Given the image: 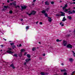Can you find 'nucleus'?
I'll list each match as a JSON object with an SVG mask.
<instances>
[{"label":"nucleus","instance_id":"nucleus-9","mask_svg":"<svg viewBox=\"0 0 75 75\" xmlns=\"http://www.w3.org/2000/svg\"><path fill=\"white\" fill-rule=\"evenodd\" d=\"M67 7H68V4H66L65 5V6L63 7L62 9L63 10H64Z\"/></svg>","mask_w":75,"mask_h":75},{"label":"nucleus","instance_id":"nucleus-53","mask_svg":"<svg viewBox=\"0 0 75 75\" xmlns=\"http://www.w3.org/2000/svg\"><path fill=\"white\" fill-rule=\"evenodd\" d=\"M39 59H40V60H41V59H42V58L41 57H40L39 58Z\"/></svg>","mask_w":75,"mask_h":75},{"label":"nucleus","instance_id":"nucleus-44","mask_svg":"<svg viewBox=\"0 0 75 75\" xmlns=\"http://www.w3.org/2000/svg\"><path fill=\"white\" fill-rule=\"evenodd\" d=\"M26 54H27V52H25L24 54V55H26Z\"/></svg>","mask_w":75,"mask_h":75},{"label":"nucleus","instance_id":"nucleus-26","mask_svg":"<svg viewBox=\"0 0 75 75\" xmlns=\"http://www.w3.org/2000/svg\"><path fill=\"white\" fill-rule=\"evenodd\" d=\"M41 75H45V73L43 72H42L40 73Z\"/></svg>","mask_w":75,"mask_h":75},{"label":"nucleus","instance_id":"nucleus-30","mask_svg":"<svg viewBox=\"0 0 75 75\" xmlns=\"http://www.w3.org/2000/svg\"><path fill=\"white\" fill-rule=\"evenodd\" d=\"M26 29L27 30H28V29H29V26H27L26 27Z\"/></svg>","mask_w":75,"mask_h":75},{"label":"nucleus","instance_id":"nucleus-41","mask_svg":"<svg viewBox=\"0 0 75 75\" xmlns=\"http://www.w3.org/2000/svg\"><path fill=\"white\" fill-rule=\"evenodd\" d=\"M27 14H28V15H29V16H31V15H30V13L29 14L28 13H27Z\"/></svg>","mask_w":75,"mask_h":75},{"label":"nucleus","instance_id":"nucleus-51","mask_svg":"<svg viewBox=\"0 0 75 75\" xmlns=\"http://www.w3.org/2000/svg\"><path fill=\"white\" fill-rule=\"evenodd\" d=\"M45 75H48V73H46L45 74Z\"/></svg>","mask_w":75,"mask_h":75},{"label":"nucleus","instance_id":"nucleus-52","mask_svg":"<svg viewBox=\"0 0 75 75\" xmlns=\"http://www.w3.org/2000/svg\"><path fill=\"white\" fill-rule=\"evenodd\" d=\"M67 11L68 10H70V8H68V9H67Z\"/></svg>","mask_w":75,"mask_h":75},{"label":"nucleus","instance_id":"nucleus-8","mask_svg":"<svg viewBox=\"0 0 75 75\" xmlns=\"http://www.w3.org/2000/svg\"><path fill=\"white\" fill-rule=\"evenodd\" d=\"M60 13H61V14L60 15V16H65V13L62 11L60 12Z\"/></svg>","mask_w":75,"mask_h":75},{"label":"nucleus","instance_id":"nucleus-20","mask_svg":"<svg viewBox=\"0 0 75 75\" xmlns=\"http://www.w3.org/2000/svg\"><path fill=\"white\" fill-rule=\"evenodd\" d=\"M45 17H47V18L49 17L48 16V14L47 13H45Z\"/></svg>","mask_w":75,"mask_h":75},{"label":"nucleus","instance_id":"nucleus-16","mask_svg":"<svg viewBox=\"0 0 75 75\" xmlns=\"http://www.w3.org/2000/svg\"><path fill=\"white\" fill-rule=\"evenodd\" d=\"M18 55L20 57H21V56H22V53L21 52L20 53L18 54Z\"/></svg>","mask_w":75,"mask_h":75},{"label":"nucleus","instance_id":"nucleus-50","mask_svg":"<svg viewBox=\"0 0 75 75\" xmlns=\"http://www.w3.org/2000/svg\"><path fill=\"white\" fill-rule=\"evenodd\" d=\"M24 64L25 65H26V62H25Z\"/></svg>","mask_w":75,"mask_h":75},{"label":"nucleus","instance_id":"nucleus-39","mask_svg":"<svg viewBox=\"0 0 75 75\" xmlns=\"http://www.w3.org/2000/svg\"><path fill=\"white\" fill-rule=\"evenodd\" d=\"M66 36L67 37H69V36H71V35H70V34H67L66 35Z\"/></svg>","mask_w":75,"mask_h":75},{"label":"nucleus","instance_id":"nucleus-14","mask_svg":"<svg viewBox=\"0 0 75 75\" xmlns=\"http://www.w3.org/2000/svg\"><path fill=\"white\" fill-rule=\"evenodd\" d=\"M65 20H67V19L65 18V17L64 16V18H63L62 21H65Z\"/></svg>","mask_w":75,"mask_h":75},{"label":"nucleus","instance_id":"nucleus-56","mask_svg":"<svg viewBox=\"0 0 75 75\" xmlns=\"http://www.w3.org/2000/svg\"><path fill=\"white\" fill-rule=\"evenodd\" d=\"M71 4H75V2H73V3H72Z\"/></svg>","mask_w":75,"mask_h":75},{"label":"nucleus","instance_id":"nucleus-40","mask_svg":"<svg viewBox=\"0 0 75 75\" xmlns=\"http://www.w3.org/2000/svg\"><path fill=\"white\" fill-rule=\"evenodd\" d=\"M59 39H57L56 40V41L57 42H59Z\"/></svg>","mask_w":75,"mask_h":75},{"label":"nucleus","instance_id":"nucleus-59","mask_svg":"<svg viewBox=\"0 0 75 75\" xmlns=\"http://www.w3.org/2000/svg\"><path fill=\"white\" fill-rule=\"evenodd\" d=\"M12 4H12V3H11L10 4V5H12Z\"/></svg>","mask_w":75,"mask_h":75},{"label":"nucleus","instance_id":"nucleus-18","mask_svg":"<svg viewBox=\"0 0 75 75\" xmlns=\"http://www.w3.org/2000/svg\"><path fill=\"white\" fill-rule=\"evenodd\" d=\"M67 18H69V20H71L72 19V17L71 16H68Z\"/></svg>","mask_w":75,"mask_h":75},{"label":"nucleus","instance_id":"nucleus-43","mask_svg":"<svg viewBox=\"0 0 75 75\" xmlns=\"http://www.w3.org/2000/svg\"><path fill=\"white\" fill-rule=\"evenodd\" d=\"M1 47L2 48L3 47V45H1Z\"/></svg>","mask_w":75,"mask_h":75},{"label":"nucleus","instance_id":"nucleus-64","mask_svg":"<svg viewBox=\"0 0 75 75\" xmlns=\"http://www.w3.org/2000/svg\"><path fill=\"white\" fill-rule=\"evenodd\" d=\"M62 65H64V64H63V63H62Z\"/></svg>","mask_w":75,"mask_h":75},{"label":"nucleus","instance_id":"nucleus-6","mask_svg":"<svg viewBox=\"0 0 75 75\" xmlns=\"http://www.w3.org/2000/svg\"><path fill=\"white\" fill-rule=\"evenodd\" d=\"M36 14V11H31V13H30V15H35Z\"/></svg>","mask_w":75,"mask_h":75},{"label":"nucleus","instance_id":"nucleus-55","mask_svg":"<svg viewBox=\"0 0 75 75\" xmlns=\"http://www.w3.org/2000/svg\"><path fill=\"white\" fill-rule=\"evenodd\" d=\"M75 71H73V72H72V74H74V73H75Z\"/></svg>","mask_w":75,"mask_h":75},{"label":"nucleus","instance_id":"nucleus-33","mask_svg":"<svg viewBox=\"0 0 75 75\" xmlns=\"http://www.w3.org/2000/svg\"><path fill=\"white\" fill-rule=\"evenodd\" d=\"M9 13L10 14H12L13 13V11H12L11 10L9 11Z\"/></svg>","mask_w":75,"mask_h":75},{"label":"nucleus","instance_id":"nucleus-19","mask_svg":"<svg viewBox=\"0 0 75 75\" xmlns=\"http://www.w3.org/2000/svg\"><path fill=\"white\" fill-rule=\"evenodd\" d=\"M69 61H70V62H72V61H73V60L72 58H70L69 59Z\"/></svg>","mask_w":75,"mask_h":75},{"label":"nucleus","instance_id":"nucleus-22","mask_svg":"<svg viewBox=\"0 0 75 75\" xmlns=\"http://www.w3.org/2000/svg\"><path fill=\"white\" fill-rule=\"evenodd\" d=\"M35 50H36V48L35 47H33L32 49V51H35Z\"/></svg>","mask_w":75,"mask_h":75},{"label":"nucleus","instance_id":"nucleus-54","mask_svg":"<svg viewBox=\"0 0 75 75\" xmlns=\"http://www.w3.org/2000/svg\"><path fill=\"white\" fill-rule=\"evenodd\" d=\"M74 57H75V53L73 54Z\"/></svg>","mask_w":75,"mask_h":75},{"label":"nucleus","instance_id":"nucleus-38","mask_svg":"<svg viewBox=\"0 0 75 75\" xmlns=\"http://www.w3.org/2000/svg\"><path fill=\"white\" fill-rule=\"evenodd\" d=\"M4 10H6L4 8H3L1 10L2 11H4Z\"/></svg>","mask_w":75,"mask_h":75},{"label":"nucleus","instance_id":"nucleus-7","mask_svg":"<svg viewBox=\"0 0 75 75\" xmlns=\"http://www.w3.org/2000/svg\"><path fill=\"white\" fill-rule=\"evenodd\" d=\"M48 21L49 23H51V21H52V19H51V18L50 17H48Z\"/></svg>","mask_w":75,"mask_h":75},{"label":"nucleus","instance_id":"nucleus-2","mask_svg":"<svg viewBox=\"0 0 75 75\" xmlns=\"http://www.w3.org/2000/svg\"><path fill=\"white\" fill-rule=\"evenodd\" d=\"M21 8H22L21 9V10L22 11V10H24L27 8V6H26L25 5H24L23 6H21Z\"/></svg>","mask_w":75,"mask_h":75},{"label":"nucleus","instance_id":"nucleus-58","mask_svg":"<svg viewBox=\"0 0 75 75\" xmlns=\"http://www.w3.org/2000/svg\"><path fill=\"white\" fill-rule=\"evenodd\" d=\"M45 54H43V56H45Z\"/></svg>","mask_w":75,"mask_h":75},{"label":"nucleus","instance_id":"nucleus-34","mask_svg":"<svg viewBox=\"0 0 75 75\" xmlns=\"http://www.w3.org/2000/svg\"><path fill=\"white\" fill-rule=\"evenodd\" d=\"M51 4H54V1H52L51 2Z\"/></svg>","mask_w":75,"mask_h":75},{"label":"nucleus","instance_id":"nucleus-49","mask_svg":"<svg viewBox=\"0 0 75 75\" xmlns=\"http://www.w3.org/2000/svg\"><path fill=\"white\" fill-rule=\"evenodd\" d=\"M17 7H18V8H20V6L18 5L17 6Z\"/></svg>","mask_w":75,"mask_h":75},{"label":"nucleus","instance_id":"nucleus-37","mask_svg":"<svg viewBox=\"0 0 75 75\" xmlns=\"http://www.w3.org/2000/svg\"><path fill=\"white\" fill-rule=\"evenodd\" d=\"M17 46L18 47H21V44H20L19 45V46H18V45H17Z\"/></svg>","mask_w":75,"mask_h":75},{"label":"nucleus","instance_id":"nucleus-36","mask_svg":"<svg viewBox=\"0 0 75 75\" xmlns=\"http://www.w3.org/2000/svg\"><path fill=\"white\" fill-rule=\"evenodd\" d=\"M63 75H67V72H64L63 74Z\"/></svg>","mask_w":75,"mask_h":75},{"label":"nucleus","instance_id":"nucleus-4","mask_svg":"<svg viewBox=\"0 0 75 75\" xmlns=\"http://www.w3.org/2000/svg\"><path fill=\"white\" fill-rule=\"evenodd\" d=\"M68 13H69V14H75V11L74 10L72 11V12L71 11H67Z\"/></svg>","mask_w":75,"mask_h":75},{"label":"nucleus","instance_id":"nucleus-1","mask_svg":"<svg viewBox=\"0 0 75 75\" xmlns=\"http://www.w3.org/2000/svg\"><path fill=\"white\" fill-rule=\"evenodd\" d=\"M8 50H8L7 51V53H8V54H11L12 55H13V52H12L11 51V50H12V48H8Z\"/></svg>","mask_w":75,"mask_h":75},{"label":"nucleus","instance_id":"nucleus-46","mask_svg":"<svg viewBox=\"0 0 75 75\" xmlns=\"http://www.w3.org/2000/svg\"><path fill=\"white\" fill-rule=\"evenodd\" d=\"M39 21H38L37 22H36V24H38V23Z\"/></svg>","mask_w":75,"mask_h":75},{"label":"nucleus","instance_id":"nucleus-21","mask_svg":"<svg viewBox=\"0 0 75 75\" xmlns=\"http://www.w3.org/2000/svg\"><path fill=\"white\" fill-rule=\"evenodd\" d=\"M45 13H46V11L45 10H43L42 11V14H45Z\"/></svg>","mask_w":75,"mask_h":75},{"label":"nucleus","instance_id":"nucleus-32","mask_svg":"<svg viewBox=\"0 0 75 75\" xmlns=\"http://www.w3.org/2000/svg\"><path fill=\"white\" fill-rule=\"evenodd\" d=\"M13 5H14V6H16V3H15V2H13Z\"/></svg>","mask_w":75,"mask_h":75},{"label":"nucleus","instance_id":"nucleus-13","mask_svg":"<svg viewBox=\"0 0 75 75\" xmlns=\"http://www.w3.org/2000/svg\"><path fill=\"white\" fill-rule=\"evenodd\" d=\"M45 5H47V6H48V5H49V2H48V1H46L45 2Z\"/></svg>","mask_w":75,"mask_h":75},{"label":"nucleus","instance_id":"nucleus-63","mask_svg":"<svg viewBox=\"0 0 75 75\" xmlns=\"http://www.w3.org/2000/svg\"><path fill=\"white\" fill-rule=\"evenodd\" d=\"M59 42L62 41V40H59Z\"/></svg>","mask_w":75,"mask_h":75},{"label":"nucleus","instance_id":"nucleus-28","mask_svg":"<svg viewBox=\"0 0 75 75\" xmlns=\"http://www.w3.org/2000/svg\"><path fill=\"white\" fill-rule=\"evenodd\" d=\"M13 56L15 57H16V58L17 57V54H14Z\"/></svg>","mask_w":75,"mask_h":75},{"label":"nucleus","instance_id":"nucleus-47","mask_svg":"<svg viewBox=\"0 0 75 75\" xmlns=\"http://www.w3.org/2000/svg\"><path fill=\"white\" fill-rule=\"evenodd\" d=\"M21 21H23V19H21Z\"/></svg>","mask_w":75,"mask_h":75},{"label":"nucleus","instance_id":"nucleus-57","mask_svg":"<svg viewBox=\"0 0 75 75\" xmlns=\"http://www.w3.org/2000/svg\"><path fill=\"white\" fill-rule=\"evenodd\" d=\"M62 2V1H61V0L60 1V2H59L60 3H61Z\"/></svg>","mask_w":75,"mask_h":75},{"label":"nucleus","instance_id":"nucleus-48","mask_svg":"<svg viewBox=\"0 0 75 75\" xmlns=\"http://www.w3.org/2000/svg\"><path fill=\"white\" fill-rule=\"evenodd\" d=\"M7 3H10V1L9 0H8L7 1Z\"/></svg>","mask_w":75,"mask_h":75},{"label":"nucleus","instance_id":"nucleus-61","mask_svg":"<svg viewBox=\"0 0 75 75\" xmlns=\"http://www.w3.org/2000/svg\"><path fill=\"white\" fill-rule=\"evenodd\" d=\"M39 44H41V42H39Z\"/></svg>","mask_w":75,"mask_h":75},{"label":"nucleus","instance_id":"nucleus-24","mask_svg":"<svg viewBox=\"0 0 75 75\" xmlns=\"http://www.w3.org/2000/svg\"><path fill=\"white\" fill-rule=\"evenodd\" d=\"M62 23L60 22V25H61L62 27H63V26L64 25L63 24H62Z\"/></svg>","mask_w":75,"mask_h":75},{"label":"nucleus","instance_id":"nucleus-27","mask_svg":"<svg viewBox=\"0 0 75 75\" xmlns=\"http://www.w3.org/2000/svg\"><path fill=\"white\" fill-rule=\"evenodd\" d=\"M50 8H47V9H45V11H48V10H50Z\"/></svg>","mask_w":75,"mask_h":75},{"label":"nucleus","instance_id":"nucleus-60","mask_svg":"<svg viewBox=\"0 0 75 75\" xmlns=\"http://www.w3.org/2000/svg\"><path fill=\"white\" fill-rule=\"evenodd\" d=\"M3 39L5 40V41H6V39H5L4 38H3Z\"/></svg>","mask_w":75,"mask_h":75},{"label":"nucleus","instance_id":"nucleus-62","mask_svg":"<svg viewBox=\"0 0 75 75\" xmlns=\"http://www.w3.org/2000/svg\"><path fill=\"white\" fill-rule=\"evenodd\" d=\"M72 52H73V54L75 53V52H74V51H72Z\"/></svg>","mask_w":75,"mask_h":75},{"label":"nucleus","instance_id":"nucleus-35","mask_svg":"<svg viewBox=\"0 0 75 75\" xmlns=\"http://www.w3.org/2000/svg\"><path fill=\"white\" fill-rule=\"evenodd\" d=\"M64 11L66 12H68V10L67 9H66L64 10Z\"/></svg>","mask_w":75,"mask_h":75},{"label":"nucleus","instance_id":"nucleus-29","mask_svg":"<svg viewBox=\"0 0 75 75\" xmlns=\"http://www.w3.org/2000/svg\"><path fill=\"white\" fill-rule=\"evenodd\" d=\"M10 45H11V46H13H13L14 45V43H11Z\"/></svg>","mask_w":75,"mask_h":75},{"label":"nucleus","instance_id":"nucleus-17","mask_svg":"<svg viewBox=\"0 0 75 75\" xmlns=\"http://www.w3.org/2000/svg\"><path fill=\"white\" fill-rule=\"evenodd\" d=\"M12 50H13L14 49V48H16V46L15 45H13V46L11 47Z\"/></svg>","mask_w":75,"mask_h":75},{"label":"nucleus","instance_id":"nucleus-15","mask_svg":"<svg viewBox=\"0 0 75 75\" xmlns=\"http://www.w3.org/2000/svg\"><path fill=\"white\" fill-rule=\"evenodd\" d=\"M30 60H31V59H27L25 60V61L27 62H29V61H30Z\"/></svg>","mask_w":75,"mask_h":75},{"label":"nucleus","instance_id":"nucleus-23","mask_svg":"<svg viewBox=\"0 0 75 75\" xmlns=\"http://www.w3.org/2000/svg\"><path fill=\"white\" fill-rule=\"evenodd\" d=\"M25 51V50L24 49H22L21 50V53H22V52H24Z\"/></svg>","mask_w":75,"mask_h":75},{"label":"nucleus","instance_id":"nucleus-12","mask_svg":"<svg viewBox=\"0 0 75 75\" xmlns=\"http://www.w3.org/2000/svg\"><path fill=\"white\" fill-rule=\"evenodd\" d=\"M67 72V70L65 69H61V72Z\"/></svg>","mask_w":75,"mask_h":75},{"label":"nucleus","instance_id":"nucleus-42","mask_svg":"<svg viewBox=\"0 0 75 75\" xmlns=\"http://www.w3.org/2000/svg\"><path fill=\"white\" fill-rule=\"evenodd\" d=\"M40 24L42 25V22H40Z\"/></svg>","mask_w":75,"mask_h":75},{"label":"nucleus","instance_id":"nucleus-5","mask_svg":"<svg viewBox=\"0 0 75 75\" xmlns=\"http://www.w3.org/2000/svg\"><path fill=\"white\" fill-rule=\"evenodd\" d=\"M67 47L68 48L71 49V48H72V46L70 44H69L67 46Z\"/></svg>","mask_w":75,"mask_h":75},{"label":"nucleus","instance_id":"nucleus-10","mask_svg":"<svg viewBox=\"0 0 75 75\" xmlns=\"http://www.w3.org/2000/svg\"><path fill=\"white\" fill-rule=\"evenodd\" d=\"M10 67H12L13 68V69H15V68L14 67V64H11V65L10 66Z\"/></svg>","mask_w":75,"mask_h":75},{"label":"nucleus","instance_id":"nucleus-31","mask_svg":"<svg viewBox=\"0 0 75 75\" xmlns=\"http://www.w3.org/2000/svg\"><path fill=\"white\" fill-rule=\"evenodd\" d=\"M56 16L57 17H59V16H61L60 15H59V14H57Z\"/></svg>","mask_w":75,"mask_h":75},{"label":"nucleus","instance_id":"nucleus-45","mask_svg":"<svg viewBox=\"0 0 75 75\" xmlns=\"http://www.w3.org/2000/svg\"><path fill=\"white\" fill-rule=\"evenodd\" d=\"M36 0H33V2H35V1Z\"/></svg>","mask_w":75,"mask_h":75},{"label":"nucleus","instance_id":"nucleus-11","mask_svg":"<svg viewBox=\"0 0 75 75\" xmlns=\"http://www.w3.org/2000/svg\"><path fill=\"white\" fill-rule=\"evenodd\" d=\"M4 8H5V10H6L7 9V8H9L10 7L8 6H4Z\"/></svg>","mask_w":75,"mask_h":75},{"label":"nucleus","instance_id":"nucleus-3","mask_svg":"<svg viewBox=\"0 0 75 75\" xmlns=\"http://www.w3.org/2000/svg\"><path fill=\"white\" fill-rule=\"evenodd\" d=\"M62 45H63L64 46H65L67 45V42L66 41H65L64 40H63V43L62 44Z\"/></svg>","mask_w":75,"mask_h":75},{"label":"nucleus","instance_id":"nucleus-25","mask_svg":"<svg viewBox=\"0 0 75 75\" xmlns=\"http://www.w3.org/2000/svg\"><path fill=\"white\" fill-rule=\"evenodd\" d=\"M27 57H28V58H31V57L30 56V55L29 54H27Z\"/></svg>","mask_w":75,"mask_h":75}]
</instances>
